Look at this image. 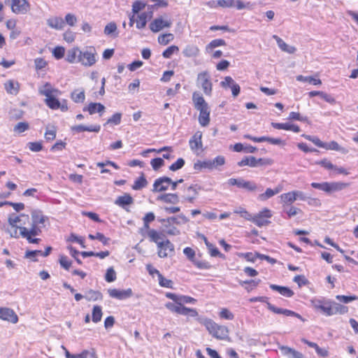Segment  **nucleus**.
Returning <instances> with one entry per match:
<instances>
[{
    "label": "nucleus",
    "instance_id": "obj_4",
    "mask_svg": "<svg viewBox=\"0 0 358 358\" xmlns=\"http://www.w3.org/2000/svg\"><path fill=\"white\" fill-rule=\"evenodd\" d=\"M203 324L214 338L218 340H229V329L226 326L218 324L210 319L206 320Z\"/></svg>",
    "mask_w": 358,
    "mask_h": 358
},
{
    "label": "nucleus",
    "instance_id": "obj_29",
    "mask_svg": "<svg viewBox=\"0 0 358 358\" xmlns=\"http://www.w3.org/2000/svg\"><path fill=\"white\" fill-rule=\"evenodd\" d=\"M67 22V15H65L64 20L59 17H50L47 20L48 26L56 29H61L65 26Z\"/></svg>",
    "mask_w": 358,
    "mask_h": 358
},
{
    "label": "nucleus",
    "instance_id": "obj_62",
    "mask_svg": "<svg viewBox=\"0 0 358 358\" xmlns=\"http://www.w3.org/2000/svg\"><path fill=\"white\" fill-rule=\"evenodd\" d=\"M234 213L240 215L242 217L252 222L253 215H252L245 208H239L234 210Z\"/></svg>",
    "mask_w": 358,
    "mask_h": 358
},
{
    "label": "nucleus",
    "instance_id": "obj_26",
    "mask_svg": "<svg viewBox=\"0 0 358 358\" xmlns=\"http://www.w3.org/2000/svg\"><path fill=\"white\" fill-rule=\"evenodd\" d=\"M237 255H238V257L244 258L246 261H248L249 262H252V263L255 262L258 257L262 259H269L268 256H266L264 255H260L259 253H258L257 252H245V253L240 252V253H238Z\"/></svg>",
    "mask_w": 358,
    "mask_h": 358
},
{
    "label": "nucleus",
    "instance_id": "obj_16",
    "mask_svg": "<svg viewBox=\"0 0 358 358\" xmlns=\"http://www.w3.org/2000/svg\"><path fill=\"white\" fill-rule=\"evenodd\" d=\"M189 145L190 149L195 153L199 154L203 151L202 133L196 131L189 139Z\"/></svg>",
    "mask_w": 358,
    "mask_h": 358
},
{
    "label": "nucleus",
    "instance_id": "obj_19",
    "mask_svg": "<svg viewBox=\"0 0 358 358\" xmlns=\"http://www.w3.org/2000/svg\"><path fill=\"white\" fill-rule=\"evenodd\" d=\"M108 294L110 296V297L113 299L123 300L131 297L132 296L133 292L131 288L122 290L114 288L108 289Z\"/></svg>",
    "mask_w": 358,
    "mask_h": 358
},
{
    "label": "nucleus",
    "instance_id": "obj_20",
    "mask_svg": "<svg viewBox=\"0 0 358 358\" xmlns=\"http://www.w3.org/2000/svg\"><path fill=\"white\" fill-rule=\"evenodd\" d=\"M0 319L13 324L18 321L17 315L12 309L8 308H0Z\"/></svg>",
    "mask_w": 358,
    "mask_h": 358
},
{
    "label": "nucleus",
    "instance_id": "obj_36",
    "mask_svg": "<svg viewBox=\"0 0 358 358\" xmlns=\"http://www.w3.org/2000/svg\"><path fill=\"white\" fill-rule=\"evenodd\" d=\"M134 203V199L128 194L125 193L122 196H118L115 201V203L120 207L131 205Z\"/></svg>",
    "mask_w": 358,
    "mask_h": 358
},
{
    "label": "nucleus",
    "instance_id": "obj_21",
    "mask_svg": "<svg viewBox=\"0 0 358 358\" xmlns=\"http://www.w3.org/2000/svg\"><path fill=\"white\" fill-rule=\"evenodd\" d=\"M145 238H147L150 242L155 243L157 245L167 238L163 231L152 229L150 231L149 234Z\"/></svg>",
    "mask_w": 358,
    "mask_h": 358
},
{
    "label": "nucleus",
    "instance_id": "obj_2",
    "mask_svg": "<svg viewBox=\"0 0 358 358\" xmlns=\"http://www.w3.org/2000/svg\"><path fill=\"white\" fill-rule=\"evenodd\" d=\"M312 306L327 316L344 315L348 313V307L329 299H313Z\"/></svg>",
    "mask_w": 358,
    "mask_h": 358
},
{
    "label": "nucleus",
    "instance_id": "obj_64",
    "mask_svg": "<svg viewBox=\"0 0 358 358\" xmlns=\"http://www.w3.org/2000/svg\"><path fill=\"white\" fill-rule=\"evenodd\" d=\"M220 317L222 319L231 320L234 318V314L227 308H222L220 313Z\"/></svg>",
    "mask_w": 358,
    "mask_h": 358
},
{
    "label": "nucleus",
    "instance_id": "obj_42",
    "mask_svg": "<svg viewBox=\"0 0 358 358\" xmlns=\"http://www.w3.org/2000/svg\"><path fill=\"white\" fill-rule=\"evenodd\" d=\"M226 45V42L224 39L217 38L211 41L206 46V51L209 52L213 51L215 48L220 46Z\"/></svg>",
    "mask_w": 358,
    "mask_h": 358
},
{
    "label": "nucleus",
    "instance_id": "obj_45",
    "mask_svg": "<svg viewBox=\"0 0 358 358\" xmlns=\"http://www.w3.org/2000/svg\"><path fill=\"white\" fill-rule=\"evenodd\" d=\"M296 80L300 82H308L313 85H322V80L320 78H316L313 76H303L299 75L296 76Z\"/></svg>",
    "mask_w": 358,
    "mask_h": 358
},
{
    "label": "nucleus",
    "instance_id": "obj_25",
    "mask_svg": "<svg viewBox=\"0 0 358 358\" xmlns=\"http://www.w3.org/2000/svg\"><path fill=\"white\" fill-rule=\"evenodd\" d=\"M83 110L87 111L90 115L98 113L101 115L105 110V106L101 103L91 102L83 108Z\"/></svg>",
    "mask_w": 358,
    "mask_h": 358
},
{
    "label": "nucleus",
    "instance_id": "obj_18",
    "mask_svg": "<svg viewBox=\"0 0 358 358\" xmlns=\"http://www.w3.org/2000/svg\"><path fill=\"white\" fill-rule=\"evenodd\" d=\"M244 138L250 139L255 143L268 142L272 145H285V143L280 138H271L268 136L255 137L250 134H245Z\"/></svg>",
    "mask_w": 358,
    "mask_h": 358
},
{
    "label": "nucleus",
    "instance_id": "obj_46",
    "mask_svg": "<svg viewBox=\"0 0 358 358\" xmlns=\"http://www.w3.org/2000/svg\"><path fill=\"white\" fill-rule=\"evenodd\" d=\"M199 49L194 45H187L182 51L184 56L187 57H192L198 55Z\"/></svg>",
    "mask_w": 358,
    "mask_h": 358
},
{
    "label": "nucleus",
    "instance_id": "obj_30",
    "mask_svg": "<svg viewBox=\"0 0 358 358\" xmlns=\"http://www.w3.org/2000/svg\"><path fill=\"white\" fill-rule=\"evenodd\" d=\"M148 184V182L145 178V176L142 172L141 175L134 181V183L131 185V189L134 190H141L147 187Z\"/></svg>",
    "mask_w": 358,
    "mask_h": 358
},
{
    "label": "nucleus",
    "instance_id": "obj_38",
    "mask_svg": "<svg viewBox=\"0 0 358 358\" xmlns=\"http://www.w3.org/2000/svg\"><path fill=\"white\" fill-rule=\"evenodd\" d=\"M101 129L100 125L96 124L90 127H85L83 125H78L71 127V130L76 132H83V131H92L99 132Z\"/></svg>",
    "mask_w": 358,
    "mask_h": 358
},
{
    "label": "nucleus",
    "instance_id": "obj_50",
    "mask_svg": "<svg viewBox=\"0 0 358 358\" xmlns=\"http://www.w3.org/2000/svg\"><path fill=\"white\" fill-rule=\"evenodd\" d=\"M102 309L99 306H94L92 309V320L94 323H97L101 321L102 317Z\"/></svg>",
    "mask_w": 358,
    "mask_h": 358
},
{
    "label": "nucleus",
    "instance_id": "obj_51",
    "mask_svg": "<svg viewBox=\"0 0 358 358\" xmlns=\"http://www.w3.org/2000/svg\"><path fill=\"white\" fill-rule=\"evenodd\" d=\"M174 39L173 34L167 33L163 34L158 36V43L160 45H166Z\"/></svg>",
    "mask_w": 358,
    "mask_h": 358
},
{
    "label": "nucleus",
    "instance_id": "obj_31",
    "mask_svg": "<svg viewBox=\"0 0 358 358\" xmlns=\"http://www.w3.org/2000/svg\"><path fill=\"white\" fill-rule=\"evenodd\" d=\"M157 152V153H160L162 152H165V153H164L162 155L164 159H173L174 157V156L172 155L173 148L171 146H164L158 150L155 149V148H149V149H147L145 151V152Z\"/></svg>",
    "mask_w": 358,
    "mask_h": 358
},
{
    "label": "nucleus",
    "instance_id": "obj_49",
    "mask_svg": "<svg viewBox=\"0 0 358 358\" xmlns=\"http://www.w3.org/2000/svg\"><path fill=\"white\" fill-rule=\"evenodd\" d=\"M22 218L28 220L29 216L24 214H20V215H16L15 214L10 215L8 217V223L10 226H17V223H21L22 222Z\"/></svg>",
    "mask_w": 358,
    "mask_h": 358
},
{
    "label": "nucleus",
    "instance_id": "obj_32",
    "mask_svg": "<svg viewBox=\"0 0 358 358\" xmlns=\"http://www.w3.org/2000/svg\"><path fill=\"white\" fill-rule=\"evenodd\" d=\"M270 288L272 290L278 292L279 294L285 297H292L294 294V292L287 287L271 284L270 285Z\"/></svg>",
    "mask_w": 358,
    "mask_h": 358
},
{
    "label": "nucleus",
    "instance_id": "obj_58",
    "mask_svg": "<svg viewBox=\"0 0 358 358\" xmlns=\"http://www.w3.org/2000/svg\"><path fill=\"white\" fill-rule=\"evenodd\" d=\"M45 103L52 109H57L60 106L59 101L53 95L47 97Z\"/></svg>",
    "mask_w": 358,
    "mask_h": 358
},
{
    "label": "nucleus",
    "instance_id": "obj_43",
    "mask_svg": "<svg viewBox=\"0 0 358 358\" xmlns=\"http://www.w3.org/2000/svg\"><path fill=\"white\" fill-rule=\"evenodd\" d=\"M237 164L240 167L245 166L256 167V157L254 156L245 157L241 161H239Z\"/></svg>",
    "mask_w": 358,
    "mask_h": 358
},
{
    "label": "nucleus",
    "instance_id": "obj_35",
    "mask_svg": "<svg viewBox=\"0 0 358 358\" xmlns=\"http://www.w3.org/2000/svg\"><path fill=\"white\" fill-rule=\"evenodd\" d=\"M158 200L165 203L176 204L179 202L178 194L173 193L161 194L158 197Z\"/></svg>",
    "mask_w": 358,
    "mask_h": 358
},
{
    "label": "nucleus",
    "instance_id": "obj_63",
    "mask_svg": "<svg viewBox=\"0 0 358 358\" xmlns=\"http://www.w3.org/2000/svg\"><path fill=\"white\" fill-rule=\"evenodd\" d=\"M105 280L108 282H112L116 280V273L113 267H110L107 269Z\"/></svg>",
    "mask_w": 358,
    "mask_h": 358
},
{
    "label": "nucleus",
    "instance_id": "obj_44",
    "mask_svg": "<svg viewBox=\"0 0 358 358\" xmlns=\"http://www.w3.org/2000/svg\"><path fill=\"white\" fill-rule=\"evenodd\" d=\"M81 56V50L77 48H73L69 50V62L78 63L80 57Z\"/></svg>",
    "mask_w": 358,
    "mask_h": 358
},
{
    "label": "nucleus",
    "instance_id": "obj_59",
    "mask_svg": "<svg viewBox=\"0 0 358 358\" xmlns=\"http://www.w3.org/2000/svg\"><path fill=\"white\" fill-rule=\"evenodd\" d=\"M121 119L122 114L120 113H116L107 120L106 124L117 125L121 122Z\"/></svg>",
    "mask_w": 358,
    "mask_h": 358
},
{
    "label": "nucleus",
    "instance_id": "obj_7",
    "mask_svg": "<svg viewBox=\"0 0 358 358\" xmlns=\"http://www.w3.org/2000/svg\"><path fill=\"white\" fill-rule=\"evenodd\" d=\"M202 189V187L197 183L185 185L182 196L183 201L189 203H194L199 196V192Z\"/></svg>",
    "mask_w": 358,
    "mask_h": 358
},
{
    "label": "nucleus",
    "instance_id": "obj_54",
    "mask_svg": "<svg viewBox=\"0 0 358 358\" xmlns=\"http://www.w3.org/2000/svg\"><path fill=\"white\" fill-rule=\"evenodd\" d=\"M207 248L211 257H219L222 259H225V255L221 253L214 244L208 245Z\"/></svg>",
    "mask_w": 358,
    "mask_h": 358
},
{
    "label": "nucleus",
    "instance_id": "obj_60",
    "mask_svg": "<svg viewBox=\"0 0 358 358\" xmlns=\"http://www.w3.org/2000/svg\"><path fill=\"white\" fill-rule=\"evenodd\" d=\"M29 128V124L27 122H18L14 127L13 131L15 133L20 134L27 131Z\"/></svg>",
    "mask_w": 358,
    "mask_h": 358
},
{
    "label": "nucleus",
    "instance_id": "obj_47",
    "mask_svg": "<svg viewBox=\"0 0 358 358\" xmlns=\"http://www.w3.org/2000/svg\"><path fill=\"white\" fill-rule=\"evenodd\" d=\"M146 5L147 3L141 0H136L134 2H133L131 6L132 15L141 13V11L145 8Z\"/></svg>",
    "mask_w": 358,
    "mask_h": 358
},
{
    "label": "nucleus",
    "instance_id": "obj_22",
    "mask_svg": "<svg viewBox=\"0 0 358 358\" xmlns=\"http://www.w3.org/2000/svg\"><path fill=\"white\" fill-rule=\"evenodd\" d=\"M48 217L43 214L41 210H34L31 212L32 224L37 226H45V222L48 221Z\"/></svg>",
    "mask_w": 358,
    "mask_h": 358
},
{
    "label": "nucleus",
    "instance_id": "obj_8",
    "mask_svg": "<svg viewBox=\"0 0 358 358\" xmlns=\"http://www.w3.org/2000/svg\"><path fill=\"white\" fill-rule=\"evenodd\" d=\"M228 184L231 186H236L237 187L245 189L249 192H255L258 191L257 184L252 180H247L243 178H229Z\"/></svg>",
    "mask_w": 358,
    "mask_h": 358
},
{
    "label": "nucleus",
    "instance_id": "obj_12",
    "mask_svg": "<svg viewBox=\"0 0 358 358\" xmlns=\"http://www.w3.org/2000/svg\"><path fill=\"white\" fill-rule=\"evenodd\" d=\"M5 3L15 14H25L30 7L29 2L26 0H5Z\"/></svg>",
    "mask_w": 358,
    "mask_h": 358
},
{
    "label": "nucleus",
    "instance_id": "obj_48",
    "mask_svg": "<svg viewBox=\"0 0 358 358\" xmlns=\"http://www.w3.org/2000/svg\"><path fill=\"white\" fill-rule=\"evenodd\" d=\"M203 169H213V165L210 163V160L208 161H197L194 164V169L199 171Z\"/></svg>",
    "mask_w": 358,
    "mask_h": 358
},
{
    "label": "nucleus",
    "instance_id": "obj_55",
    "mask_svg": "<svg viewBox=\"0 0 358 358\" xmlns=\"http://www.w3.org/2000/svg\"><path fill=\"white\" fill-rule=\"evenodd\" d=\"M179 52V48L177 45H172L167 48L163 52L162 56L166 59H169L174 53Z\"/></svg>",
    "mask_w": 358,
    "mask_h": 358
},
{
    "label": "nucleus",
    "instance_id": "obj_1",
    "mask_svg": "<svg viewBox=\"0 0 358 358\" xmlns=\"http://www.w3.org/2000/svg\"><path fill=\"white\" fill-rule=\"evenodd\" d=\"M165 296L173 301V303L167 302L165 304V307L171 312L191 317H196L199 315L196 309L184 306L185 303H195L196 299L186 295H177L171 292H166Z\"/></svg>",
    "mask_w": 358,
    "mask_h": 358
},
{
    "label": "nucleus",
    "instance_id": "obj_9",
    "mask_svg": "<svg viewBox=\"0 0 358 358\" xmlns=\"http://www.w3.org/2000/svg\"><path fill=\"white\" fill-rule=\"evenodd\" d=\"M198 85H199L204 94L210 96L213 91V83L209 73L206 71L200 72L196 78Z\"/></svg>",
    "mask_w": 358,
    "mask_h": 358
},
{
    "label": "nucleus",
    "instance_id": "obj_5",
    "mask_svg": "<svg viewBox=\"0 0 358 358\" xmlns=\"http://www.w3.org/2000/svg\"><path fill=\"white\" fill-rule=\"evenodd\" d=\"M311 187L322 190L327 194L339 192L349 186V183L343 182H312Z\"/></svg>",
    "mask_w": 358,
    "mask_h": 358
},
{
    "label": "nucleus",
    "instance_id": "obj_52",
    "mask_svg": "<svg viewBox=\"0 0 358 358\" xmlns=\"http://www.w3.org/2000/svg\"><path fill=\"white\" fill-rule=\"evenodd\" d=\"M20 234L23 238H26L29 243H38L41 241L40 238H32L31 236H28L27 228L26 227H20Z\"/></svg>",
    "mask_w": 358,
    "mask_h": 358
},
{
    "label": "nucleus",
    "instance_id": "obj_39",
    "mask_svg": "<svg viewBox=\"0 0 358 358\" xmlns=\"http://www.w3.org/2000/svg\"><path fill=\"white\" fill-rule=\"evenodd\" d=\"M297 194L295 191L284 193L280 195V199L284 204H292L297 199Z\"/></svg>",
    "mask_w": 358,
    "mask_h": 358
},
{
    "label": "nucleus",
    "instance_id": "obj_53",
    "mask_svg": "<svg viewBox=\"0 0 358 358\" xmlns=\"http://www.w3.org/2000/svg\"><path fill=\"white\" fill-rule=\"evenodd\" d=\"M38 91L41 95L46 96V98L53 95V89L49 83H45L41 86Z\"/></svg>",
    "mask_w": 358,
    "mask_h": 358
},
{
    "label": "nucleus",
    "instance_id": "obj_57",
    "mask_svg": "<svg viewBox=\"0 0 358 358\" xmlns=\"http://www.w3.org/2000/svg\"><path fill=\"white\" fill-rule=\"evenodd\" d=\"M88 238L91 240L97 239L101 241L104 245H108L110 238L106 237L103 234L97 232L95 235L89 234Z\"/></svg>",
    "mask_w": 358,
    "mask_h": 358
},
{
    "label": "nucleus",
    "instance_id": "obj_17",
    "mask_svg": "<svg viewBox=\"0 0 358 358\" xmlns=\"http://www.w3.org/2000/svg\"><path fill=\"white\" fill-rule=\"evenodd\" d=\"M171 185V179L169 177H161L156 179L153 184L152 192H160L169 189Z\"/></svg>",
    "mask_w": 358,
    "mask_h": 358
},
{
    "label": "nucleus",
    "instance_id": "obj_3",
    "mask_svg": "<svg viewBox=\"0 0 358 358\" xmlns=\"http://www.w3.org/2000/svg\"><path fill=\"white\" fill-rule=\"evenodd\" d=\"M192 101L195 109L199 111V122L201 126L206 127L210 121V109L203 96L199 92H194L192 94Z\"/></svg>",
    "mask_w": 358,
    "mask_h": 358
},
{
    "label": "nucleus",
    "instance_id": "obj_13",
    "mask_svg": "<svg viewBox=\"0 0 358 358\" xmlns=\"http://www.w3.org/2000/svg\"><path fill=\"white\" fill-rule=\"evenodd\" d=\"M157 255L160 258H166L173 255L175 252L174 245L166 238L157 245Z\"/></svg>",
    "mask_w": 358,
    "mask_h": 358
},
{
    "label": "nucleus",
    "instance_id": "obj_23",
    "mask_svg": "<svg viewBox=\"0 0 358 358\" xmlns=\"http://www.w3.org/2000/svg\"><path fill=\"white\" fill-rule=\"evenodd\" d=\"M267 308L271 312L275 313V314H282L287 317H301L300 315L288 309H283L280 308H278L274 306L271 303H267Z\"/></svg>",
    "mask_w": 358,
    "mask_h": 358
},
{
    "label": "nucleus",
    "instance_id": "obj_41",
    "mask_svg": "<svg viewBox=\"0 0 358 358\" xmlns=\"http://www.w3.org/2000/svg\"><path fill=\"white\" fill-rule=\"evenodd\" d=\"M260 282V280H241L239 282V284L244 287V288L248 292H251L252 289L256 288Z\"/></svg>",
    "mask_w": 358,
    "mask_h": 358
},
{
    "label": "nucleus",
    "instance_id": "obj_6",
    "mask_svg": "<svg viewBox=\"0 0 358 358\" xmlns=\"http://www.w3.org/2000/svg\"><path fill=\"white\" fill-rule=\"evenodd\" d=\"M152 17V10L131 15L129 16V25L133 26V24L136 23V27L138 29H143L146 27L147 22L150 21Z\"/></svg>",
    "mask_w": 358,
    "mask_h": 358
},
{
    "label": "nucleus",
    "instance_id": "obj_27",
    "mask_svg": "<svg viewBox=\"0 0 358 358\" xmlns=\"http://www.w3.org/2000/svg\"><path fill=\"white\" fill-rule=\"evenodd\" d=\"M80 63L85 66H92L96 62V58L94 53L88 51L82 52L80 57Z\"/></svg>",
    "mask_w": 358,
    "mask_h": 358
},
{
    "label": "nucleus",
    "instance_id": "obj_40",
    "mask_svg": "<svg viewBox=\"0 0 358 358\" xmlns=\"http://www.w3.org/2000/svg\"><path fill=\"white\" fill-rule=\"evenodd\" d=\"M71 98L75 103H83L85 99V91L83 89H77L71 94Z\"/></svg>",
    "mask_w": 358,
    "mask_h": 358
},
{
    "label": "nucleus",
    "instance_id": "obj_37",
    "mask_svg": "<svg viewBox=\"0 0 358 358\" xmlns=\"http://www.w3.org/2000/svg\"><path fill=\"white\" fill-rule=\"evenodd\" d=\"M210 7L220 6L222 8H232L235 6V0H217L207 3Z\"/></svg>",
    "mask_w": 358,
    "mask_h": 358
},
{
    "label": "nucleus",
    "instance_id": "obj_33",
    "mask_svg": "<svg viewBox=\"0 0 358 358\" xmlns=\"http://www.w3.org/2000/svg\"><path fill=\"white\" fill-rule=\"evenodd\" d=\"M273 38L275 40L278 47L282 51L292 54L296 51V48L288 45L281 38L277 35H273Z\"/></svg>",
    "mask_w": 358,
    "mask_h": 358
},
{
    "label": "nucleus",
    "instance_id": "obj_24",
    "mask_svg": "<svg viewBox=\"0 0 358 358\" xmlns=\"http://www.w3.org/2000/svg\"><path fill=\"white\" fill-rule=\"evenodd\" d=\"M271 126L276 129H283L285 131H292L294 133H299L301 131L300 127L297 124L285 122H271Z\"/></svg>",
    "mask_w": 358,
    "mask_h": 358
},
{
    "label": "nucleus",
    "instance_id": "obj_11",
    "mask_svg": "<svg viewBox=\"0 0 358 358\" xmlns=\"http://www.w3.org/2000/svg\"><path fill=\"white\" fill-rule=\"evenodd\" d=\"M301 136L306 140L313 142L316 146L324 148L327 150H341V146L334 141H330L329 143H324L317 136H313L307 134H302Z\"/></svg>",
    "mask_w": 358,
    "mask_h": 358
},
{
    "label": "nucleus",
    "instance_id": "obj_10",
    "mask_svg": "<svg viewBox=\"0 0 358 358\" xmlns=\"http://www.w3.org/2000/svg\"><path fill=\"white\" fill-rule=\"evenodd\" d=\"M272 216V211L267 208H264L258 213L253 215L252 222L259 227L267 226L271 223L270 219Z\"/></svg>",
    "mask_w": 358,
    "mask_h": 358
},
{
    "label": "nucleus",
    "instance_id": "obj_15",
    "mask_svg": "<svg viewBox=\"0 0 358 358\" xmlns=\"http://www.w3.org/2000/svg\"><path fill=\"white\" fill-rule=\"evenodd\" d=\"M317 164L321 166L322 167L328 171H333L334 173L336 174H341L344 176H348L350 174V172L348 169L343 167L336 166L327 158L322 159V160L317 162Z\"/></svg>",
    "mask_w": 358,
    "mask_h": 358
},
{
    "label": "nucleus",
    "instance_id": "obj_56",
    "mask_svg": "<svg viewBox=\"0 0 358 358\" xmlns=\"http://www.w3.org/2000/svg\"><path fill=\"white\" fill-rule=\"evenodd\" d=\"M42 250H27L25 252L24 257L27 259H29L32 262H37V257L38 256H41Z\"/></svg>",
    "mask_w": 358,
    "mask_h": 358
},
{
    "label": "nucleus",
    "instance_id": "obj_14",
    "mask_svg": "<svg viewBox=\"0 0 358 358\" xmlns=\"http://www.w3.org/2000/svg\"><path fill=\"white\" fill-rule=\"evenodd\" d=\"M172 25V21L170 19H164L163 16H159L152 20L149 24L150 31L153 33H157L164 29H169Z\"/></svg>",
    "mask_w": 358,
    "mask_h": 358
},
{
    "label": "nucleus",
    "instance_id": "obj_34",
    "mask_svg": "<svg viewBox=\"0 0 358 358\" xmlns=\"http://www.w3.org/2000/svg\"><path fill=\"white\" fill-rule=\"evenodd\" d=\"M4 87L7 93L16 95L19 92L20 85L17 81L9 80L4 83Z\"/></svg>",
    "mask_w": 358,
    "mask_h": 358
},
{
    "label": "nucleus",
    "instance_id": "obj_61",
    "mask_svg": "<svg viewBox=\"0 0 358 358\" xmlns=\"http://www.w3.org/2000/svg\"><path fill=\"white\" fill-rule=\"evenodd\" d=\"M159 285L162 287L173 288V282L171 280L165 278L162 274L158 277Z\"/></svg>",
    "mask_w": 358,
    "mask_h": 358
},
{
    "label": "nucleus",
    "instance_id": "obj_28",
    "mask_svg": "<svg viewBox=\"0 0 358 358\" xmlns=\"http://www.w3.org/2000/svg\"><path fill=\"white\" fill-rule=\"evenodd\" d=\"M282 187L280 185L275 187L274 189L267 188L264 193L259 194L258 199L262 201H266L273 196L278 194L282 191Z\"/></svg>",
    "mask_w": 358,
    "mask_h": 358
}]
</instances>
